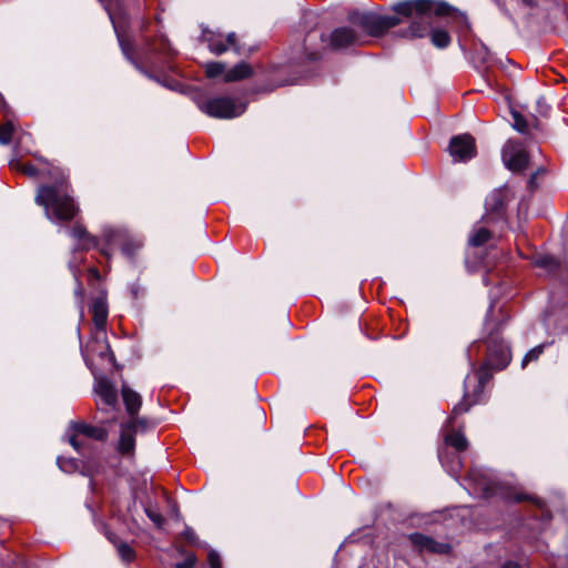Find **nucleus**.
Wrapping results in <instances>:
<instances>
[{"mask_svg": "<svg viewBox=\"0 0 568 568\" xmlns=\"http://www.w3.org/2000/svg\"><path fill=\"white\" fill-rule=\"evenodd\" d=\"M44 209L47 219L53 223L70 221L78 212L72 190L62 178L52 185H41L34 199Z\"/></svg>", "mask_w": 568, "mask_h": 568, "instance_id": "1", "label": "nucleus"}, {"mask_svg": "<svg viewBox=\"0 0 568 568\" xmlns=\"http://www.w3.org/2000/svg\"><path fill=\"white\" fill-rule=\"evenodd\" d=\"M392 9L400 16L410 17L414 12L418 14L434 13L438 17L452 16L465 26L466 29L470 28L466 13L454 8L446 1L435 0H406L395 3Z\"/></svg>", "mask_w": 568, "mask_h": 568, "instance_id": "2", "label": "nucleus"}, {"mask_svg": "<svg viewBox=\"0 0 568 568\" xmlns=\"http://www.w3.org/2000/svg\"><path fill=\"white\" fill-rule=\"evenodd\" d=\"M192 99L199 110L210 118L233 119L246 111L245 102L229 97L206 98L202 93H195Z\"/></svg>", "mask_w": 568, "mask_h": 568, "instance_id": "3", "label": "nucleus"}, {"mask_svg": "<svg viewBox=\"0 0 568 568\" xmlns=\"http://www.w3.org/2000/svg\"><path fill=\"white\" fill-rule=\"evenodd\" d=\"M348 21L359 26L372 37H382L389 29L398 26L402 20L397 16H381L374 12L354 10L348 13Z\"/></svg>", "mask_w": 568, "mask_h": 568, "instance_id": "4", "label": "nucleus"}, {"mask_svg": "<svg viewBox=\"0 0 568 568\" xmlns=\"http://www.w3.org/2000/svg\"><path fill=\"white\" fill-rule=\"evenodd\" d=\"M103 240L105 244L100 247V252L108 258L111 256V251L114 247H120L122 254L132 260L143 245L141 240L131 239L125 232L111 227L103 231Z\"/></svg>", "mask_w": 568, "mask_h": 568, "instance_id": "5", "label": "nucleus"}, {"mask_svg": "<svg viewBox=\"0 0 568 568\" xmlns=\"http://www.w3.org/2000/svg\"><path fill=\"white\" fill-rule=\"evenodd\" d=\"M90 310L93 314V322L98 329L97 339L101 337V343L99 344V354L103 356L104 354L110 352V346L105 341V324L108 320V304H106V292L100 291L97 296H94Z\"/></svg>", "mask_w": 568, "mask_h": 568, "instance_id": "6", "label": "nucleus"}, {"mask_svg": "<svg viewBox=\"0 0 568 568\" xmlns=\"http://www.w3.org/2000/svg\"><path fill=\"white\" fill-rule=\"evenodd\" d=\"M72 429L73 435L70 436L69 443L79 453L87 447L85 439L105 440L108 437L106 429L83 423L73 424Z\"/></svg>", "mask_w": 568, "mask_h": 568, "instance_id": "7", "label": "nucleus"}, {"mask_svg": "<svg viewBox=\"0 0 568 568\" xmlns=\"http://www.w3.org/2000/svg\"><path fill=\"white\" fill-rule=\"evenodd\" d=\"M504 165L513 171L520 172L528 165V154L520 142L508 141L501 150Z\"/></svg>", "mask_w": 568, "mask_h": 568, "instance_id": "8", "label": "nucleus"}, {"mask_svg": "<svg viewBox=\"0 0 568 568\" xmlns=\"http://www.w3.org/2000/svg\"><path fill=\"white\" fill-rule=\"evenodd\" d=\"M453 162H467L476 155L475 139L468 134H459L450 139L448 145Z\"/></svg>", "mask_w": 568, "mask_h": 568, "instance_id": "9", "label": "nucleus"}, {"mask_svg": "<svg viewBox=\"0 0 568 568\" xmlns=\"http://www.w3.org/2000/svg\"><path fill=\"white\" fill-rule=\"evenodd\" d=\"M202 37L207 43L209 50L216 55H221L229 49H232L235 53L240 54L241 50L236 43V34L230 32L225 38L220 32H213L210 30H203Z\"/></svg>", "mask_w": 568, "mask_h": 568, "instance_id": "10", "label": "nucleus"}, {"mask_svg": "<svg viewBox=\"0 0 568 568\" xmlns=\"http://www.w3.org/2000/svg\"><path fill=\"white\" fill-rule=\"evenodd\" d=\"M99 1L103 4L104 9L106 10V12L109 14V18H110V20L112 22V26H113V29H114V32L116 34V39H118L120 49H121L123 55L125 57V59L129 62H131L134 65V68L136 70H139L142 74H144L145 77H148L150 79H153L151 73H149L143 67H141L139 64V62L134 59V57H133V47L131 45L130 41L124 36L120 22L115 19L114 14L110 11L108 6L104 3L105 0H99ZM154 80L159 81L156 78H154Z\"/></svg>", "mask_w": 568, "mask_h": 568, "instance_id": "11", "label": "nucleus"}, {"mask_svg": "<svg viewBox=\"0 0 568 568\" xmlns=\"http://www.w3.org/2000/svg\"><path fill=\"white\" fill-rule=\"evenodd\" d=\"M486 366L495 369H504L510 362V349L503 341L493 337L488 342Z\"/></svg>", "mask_w": 568, "mask_h": 568, "instance_id": "12", "label": "nucleus"}, {"mask_svg": "<svg viewBox=\"0 0 568 568\" xmlns=\"http://www.w3.org/2000/svg\"><path fill=\"white\" fill-rule=\"evenodd\" d=\"M510 200L508 195V186L507 184L495 189L485 201V209L487 213V219L493 220L495 217H500L504 213L506 203Z\"/></svg>", "mask_w": 568, "mask_h": 568, "instance_id": "13", "label": "nucleus"}, {"mask_svg": "<svg viewBox=\"0 0 568 568\" xmlns=\"http://www.w3.org/2000/svg\"><path fill=\"white\" fill-rule=\"evenodd\" d=\"M98 396L97 404L101 409L113 410L118 403V392L113 384L106 378H100L94 385Z\"/></svg>", "mask_w": 568, "mask_h": 568, "instance_id": "14", "label": "nucleus"}, {"mask_svg": "<svg viewBox=\"0 0 568 568\" xmlns=\"http://www.w3.org/2000/svg\"><path fill=\"white\" fill-rule=\"evenodd\" d=\"M410 542L417 547L420 551H428L435 554H448L450 550V546L446 542H438L430 537H427L423 534H412L409 535Z\"/></svg>", "mask_w": 568, "mask_h": 568, "instance_id": "15", "label": "nucleus"}, {"mask_svg": "<svg viewBox=\"0 0 568 568\" xmlns=\"http://www.w3.org/2000/svg\"><path fill=\"white\" fill-rule=\"evenodd\" d=\"M358 43H362L361 37L352 28H336L331 33V45L334 49H342Z\"/></svg>", "mask_w": 568, "mask_h": 568, "instance_id": "16", "label": "nucleus"}, {"mask_svg": "<svg viewBox=\"0 0 568 568\" xmlns=\"http://www.w3.org/2000/svg\"><path fill=\"white\" fill-rule=\"evenodd\" d=\"M70 235L77 241L74 250L88 251L99 245L98 240L80 224L73 226Z\"/></svg>", "mask_w": 568, "mask_h": 568, "instance_id": "17", "label": "nucleus"}, {"mask_svg": "<svg viewBox=\"0 0 568 568\" xmlns=\"http://www.w3.org/2000/svg\"><path fill=\"white\" fill-rule=\"evenodd\" d=\"M122 398L123 403L125 405L126 412L133 416L135 415L141 405H142V398L139 393L130 388L129 386L123 385L122 386Z\"/></svg>", "mask_w": 568, "mask_h": 568, "instance_id": "18", "label": "nucleus"}, {"mask_svg": "<svg viewBox=\"0 0 568 568\" xmlns=\"http://www.w3.org/2000/svg\"><path fill=\"white\" fill-rule=\"evenodd\" d=\"M253 70L251 65L244 61L235 64L232 69L227 70L224 74L225 82H234L251 77Z\"/></svg>", "mask_w": 568, "mask_h": 568, "instance_id": "19", "label": "nucleus"}, {"mask_svg": "<svg viewBox=\"0 0 568 568\" xmlns=\"http://www.w3.org/2000/svg\"><path fill=\"white\" fill-rule=\"evenodd\" d=\"M428 26L420 19L410 22L407 29L400 30L398 36L402 38L419 39L427 34Z\"/></svg>", "mask_w": 568, "mask_h": 568, "instance_id": "20", "label": "nucleus"}, {"mask_svg": "<svg viewBox=\"0 0 568 568\" xmlns=\"http://www.w3.org/2000/svg\"><path fill=\"white\" fill-rule=\"evenodd\" d=\"M134 432L122 425L120 440L118 449L123 455H131L134 450L135 440L133 436Z\"/></svg>", "mask_w": 568, "mask_h": 568, "instance_id": "21", "label": "nucleus"}, {"mask_svg": "<svg viewBox=\"0 0 568 568\" xmlns=\"http://www.w3.org/2000/svg\"><path fill=\"white\" fill-rule=\"evenodd\" d=\"M490 232L483 226H474L468 237V244L471 247H479L490 239Z\"/></svg>", "mask_w": 568, "mask_h": 568, "instance_id": "22", "label": "nucleus"}, {"mask_svg": "<svg viewBox=\"0 0 568 568\" xmlns=\"http://www.w3.org/2000/svg\"><path fill=\"white\" fill-rule=\"evenodd\" d=\"M430 41L438 49H445L449 45L452 39L449 33L444 29H434L430 32Z\"/></svg>", "mask_w": 568, "mask_h": 568, "instance_id": "23", "label": "nucleus"}, {"mask_svg": "<svg viewBox=\"0 0 568 568\" xmlns=\"http://www.w3.org/2000/svg\"><path fill=\"white\" fill-rule=\"evenodd\" d=\"M535 265L548 273L559 268V261L551 255H540L535 260Z\"/></svg>", "mask_w": 568, "mask_h": 568, "instance_id": "24", "label": "nucleus"}, {"mask_svg": "<svg viewBox=\"0 0 568 568\" xmlns=\"http://www.w3.org/2000/svg\"><path fill=\"white\" fill-rule=\"evenodd\" d=\"M474 59L478 69L485 68L493 61L490 50L483 42H480V47L476 50Z\"/></svg>", "mask_w": 568, "mask_h": 568, "instance_id": "25", "label": "nucleus"}, {"mask_svg": "<svg viewBox=\"0 0 568 568\" xmlns=\"http://www.w3.org/2000/svg\"><path fill=\"white\" fill-rule=\"evenodd\" d=\"M445 442L447 445L453 446L457 450L462 452L467 448V439L460 432H452L445 437Z\"/></svg>", "mask_w": 568, "mask_h": 568, "instance_id": "26", "label": "nucleus"}, {"mask_svg": "<svg viewBox=\"0 0 568 568\" xmlns=\"http://www.w3.org/2000/svg\"><path fill=\"white\" fill-rule=\"evenodd\" d=\"M225 63L223 62H209L205 65V72L209 78H217L225 74Z\"/></svg>", "mask_w": 568, "mask_h": 568, "instance_id": "27", "label": "nucleus"}, {"mask_svg": "<svg viewBox=\"0 0 568 568\" xmlns=\"http://www.w3.org/2000/svg\"><path fill=\"white\" fill-rule=\"evenodd\" d=\"M13 130L14 128L11 121H7L4 124L0 125V144L7 145L11 142Z\"/></svg>", "mask_w": 568, "mask_h": 568, "instance_id": "28", "label": "nucleus"}, {"mask_svg": "<svg viewBox=\"0 0 568 568\" xmlns=\"http://www.w3.org/2000/svg\"><path fill=\"white\" fill-rule=\"evenodd\" d=\"M118 554L123 561L130 562L134 559V550L125 542H121L116 546Z\"/></svg>", "mask_w": 568, "mask_h": 568, "instance_id": "29", "label": "nucleus"}, {"mask_svg": "<svg viewBox=\"0 0 568 568\" xmlns=\"http://www.w3.org/2000/svg\"><path fill=\"white\" fill-rule=\"evenodd\" d=\"M511 115L514 119L513 128L519 133H525L528 128L526 119L517 111H511Z\"/></svg>", "mask_w": 568, "mask_h": 568, "instance_id": "30", "label": "nucleus"}, {"mask_svg": "<svg viewBox=\"0 0 568 568\" xmlns=\"http://www.w3.org/2000/svg\"><path fill=\"white\" fill-rule=\"evenodd\" d=\"M57 464L64 473H72L77 469L78 464L75 459L58 457Z\"/></svg>", "mask_w": 568, "mask_h": 568, "instance_id": "31", "label": "nucleus"}, {"mask_svg": "<svg viewBox=\"0 0 568 568\" xmlns=\"http://www.w3.org/2000/svg\"><path fill=\"white\" fill-rule=\"evenodd\" d=\"M470 408V404L466 403L465 400L454 406L452 410V415L448 418V424L454 426V418L457 417L460 414H464L468 412Z\"/></svg>", "mask_w": 568, "mask_h": 568, "instance_id": "32", "label": "nucleus"}, {"mask_svg": "<svg viewBox=\"0 0 568 568\" xmlns=\"http://www.w3.org/2000/svg\"><path fill=\"white\" fill-rule=\"evenodd\" d=\"M542 352H544L542 345L536 346L535 348L530 349L523 358V363H521L523 367H525L527 365V363H529L531 361H536Z\"/></svg>", "mask_w": 568, "mask_h": 568, "instance_id": "33", "label": "nucleus"}, {"mask_svg": "<svg viewBox=\"0 0 568 568\" xmlns=\"http://www.w3.org/2000/svg\"><path fill=\"white\" fill-rule=\"evenodd\" d=\"M10 165L14 169H20L29 176H36L38 174V170L32 164H20L19 162L11 161Z\"/></svg>", "mask_w": 568, "mask_h": 568, "instance_id": "34", "label": "nucleus"}, {"mask_svg": "<svg viewBox=\"0 0 568 568\" xmlns=\"http://www.w3.org/2000/svg\"><path fill=\"white\" fill-rule=\"evenodd\" d=\"M125 426L135 433L139 428L145 429L148 423L145 419L132 418Z\"/></svg>", "mask_w": 568, "mask_h": 568, "instance_id": "35", "label": "nucleus"}, {"mask_svg": "<svg viewBox=\"0 0 568 568\" xmlns=\"http://www.w3.org/2000/svg\"><path fill=\"white\" fill-rule=\"evenodd\" d=\"M207 560L211 568H222L220 556L215 550L209 552Z\"/></svg>", "mask_w": 568, "mask_h": 568, "instance_id": "36", "label": "nucleus"}, {"mask_svg": "<svg viewBox=\"0 0 568 568\" xmlns=\"http://www.w3.org/2000/svg\"><path fill=\"white\" fill-rule=\"evenodd\" d=\"M196 564V557L193 554L187 555L183 562L175 565V568H193Z\"/></svg>", "mask_w": 568, "mask_h": 568, "instance_id": "37", "label": "nucleus"}, {"mask_svg": "<svg viewBox=\"0 0 568 568\" xmlns=\"http://www.w3.org/2000/svg\"><path fill=\"white\" fill-rule=\"evenodd\" d=\"M161 43H162V47H161V48H159V49H158V48H153V49H145V50L143 49V50L141 51V55H142L144 59H150V54H151L152 52H164V51L166 50V45H168V44H166V41H165V40H162V41H161Z\"/></svg>", "mask_w": 568, "mask_h": 568, "instance_id": "38", "label": "nucleus"}, {"mask_svg": "<svg viewBox=\"0 0 568 568\" xmlns=\"http://www.w3.org/2000/svg\"><path fill=\"white\" fill-rule=\"evenodd\" d=\"M146 516L158 526L161 527L163 523V517L161 514L152 510V509H145Z\"/></svg>", "mask_w": 568, "mask_h": 568, "instance_id": "39", "label": "nucleus"}, {"mask_svg": "<svg viewBox=\"0 0 568 568\" xmlns=\"http://www.w3.org/2000/svg\"><path fill=\"white\" fill-rule=\"evenodd\" d=\"M506 498L508 499H511V500H515V501H523V500H526L528 499L529 497L525 494H506L505 495Z\"/></svg>", "mask_w": 568, "mask_h": 568, "instance_id": "40", "label": "nucleus"}, {"mask_svg": "<svg viewBox=\"0 0 568 568\" xmlns=\"http://www.w3.org/2000/svg\"><path fill=\"white\" fill-rule=\"evenodd\" d=\"M540 170H538L536 173L531 174L529 180H528V186L530 190H534L536 187V179H537V174Z\"/></svg>", "mask_w": 568, "mask_h": 568, "instance_id": "41", "label": "nucleus"}, {"mask_svg": "<svg viewBox=\"0 0 568 568\" xmlns=\"http://www.w3.org/2000/svg\"><path fill=\"white\" fill-rule=\"evenodd\" d=\"M161 84L174 91H178L181 88V85L176 82H161Z\"/></svg>", "mask_w": 568, "mask_h": 568, "instance_id": "42", "label": "nucleus"}, {"mask_svg": "<svg viewBox=\"0 0 568 568\" xmlns=\"http://www.w3.org/2000/svg\"><path fill=\"white\" fill-rule=\"evenodd\" d=\"M184 534L189 541H191V542L195 541V532L192 529H186Z\"/></svg>", "mask_w": 568, "mask_h": 568, "instance_id": "43", "label": "nucleus"}, {"mask_svg": "<svg viewBox=\"0 0 568 568\" xmlns=\"http://www.w3.org/2000/svg\"><path fill=\"white\" fill-rule=\"evenodd\" d=\"M90 274L94 281H102V277L97 268H91Z\"/></svg>", "mask_w": 568, "mask_h": 568, "instance_id": "44", "label": "nucleus"}, {"mask_svg": "<svg viewBox=\"0 0 568 568\" xmlns=\"http://www.w3.org/2000/svg\"><path fill=\"white\" fill-rule=\"evenodd\" d=\"M466 266L468 268L469 272H474L475 271V267L471 266V263H470V253L468 252L467 255H466Z\"/></svg>", "mask_w": 568, "mask_h": 568, "instance_id": "45", "label": "nucleus"}, {"mask_svg": "<svg viewBox=\"0 0 568 568\" xmlns=\"http://www.w3.org/2000/svg\"><path fill=\"white\" fill-rule=\"evenodd\" d=\"M497 4H498V8L500 9V11H501L505 16H507V17H509V18H510V13L508 12V10H507V8H506L505 3H504V2H498Z\"/></svg>", "mask_w": 568, "mask_h": 568, "instance_id": "46", "label": "nucleus"}, {"mask_svg": "<svg viewBox=\"0 0 568 568\" xmlns=\"http://www.w3.org/2000/svg\"><path fill=\"white\" fill-rule=\"evenodd\" d=\"M501 568H520V566L514 561H507L501 566Z\"/></svg>", "mask_w": 568, "mask_h": 568, "instance_id": "47", "label": "nucleus"}, {"mask_svg": "<svg viewBox=\"0 0 568 568\" xmlns=\"http://www.w3.org/2000/svg\"><path fill=\"white\" fill-rule=\"evenodd\" d=\"M478 485L483 488V490H484L486 494H491V493H490V487L486 486L485 484H480V483H479Z\"/></svg>", "mask_w": 568, "mask_h": 568, "instance_id": "48", "label": "nucleus"}, {"mask_svg": "<svg viewBox=\"0 0 568 568\" xmlns=\"http://www.w3.org/2000/svg\"><path fill=\"white\" fill-rule=\"evenodd\" d=\"M525 4L529 6V7H532L534 6V0H521Z\"/></svg>", "mask_w": 568, "mask_h": 568, "instance_id": "49", "label": "nucleus"}, {"mask_svg": "<svg viewBox=\"0 0 568 568\" xmlns=\"http://www.w3.org/2000/svg\"><path fill=\"white\" fill-rule=\"evenodd\" d=\"M29 135L26 133V134H22L20 138H19V142L22 143L24 139H28Z\"/></svg>", "mask_w": 568, "mask_h": 568, "instance_id": "50", "label": "nucleus"}, {"mask_svg": "<svg viewBox=\"0 0 568 568\" xmlns=\"http://www.w3.org/2000/svg\"><path fill=\"white\" fill-rule=\"evenodd\" d=\"M494 306H495L494 303H491L489 305L488 314H491L494 312Z\"/></svg>", "mask_w": 568, "mask_h": 568, "instance_id": "51", "label": "nucleus"}, {"mask_svg": "<svg viewBox=\"0 0 568 568\" xmlns=\"http://www.w3.org/2000/svg\"><path fill=\"white\" fill-rule=\"evenodd\" d=\"M479 383L483 384V372L479 374Z\"/></svg>", "mask_w": 568, "mask_h": 568, "instance_id": "52", "label": "nucleus"}, {"mask_svg": "<svg viewBox=\"0 0 568 568\" xmlns=\"http://www.w3.org/2000/svg\"><path fill=\"white\" fill-rule=\"evenodd\" d=\"M132 294H133V296H136V294H138L136 290H133Z\"/></svg>", "mask_w": 568, "mask_h": 568, "instance_id": "53", "label": "nucleus"}, {"mask_svg": "<svg viewBox=\"0 0 568 568\" xmlns=\"http://www.w3.org/2000/svg\"><path fill=\"white\" fill-rule=\"evenodd\" d=\"M485 325H486V327L488 328V327H489V325H490V322H489V321H486V324H485Z\"/></svg>", "mask_w": 568, "mask_h": 568, "instance_id": "54", "label": "nucleus"}]
</instances>
